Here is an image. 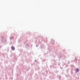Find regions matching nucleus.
<instances>
[{"label": "nucleus", "mask_w": 80, "mask_h": 80, "mask_svg": "<svg viewBox=\"0 0 80 80\" xmlns=\"http://www.w3.org/2000/svg\"><path fill=\"white\" fill-rule=\"evenodd\" d=\"M11 48L12 50H15V48H14V47H11Z\"/></svg>", "instance_id": "1"}, {"label": "nucleus", "mask_w": 80, "mask_h": 80, "mask_svg": "<svg viewBox=\"0 0 80 80\" xmlns=\"http://www.w3.org/2000/svg\"><path fill=\"white\" fill-rule=\"evenodd\" d=\"M79 72V70H78V69H77L76 70V72Z\"/></svg>", "instance_id": "2"}]
</instances>
